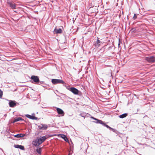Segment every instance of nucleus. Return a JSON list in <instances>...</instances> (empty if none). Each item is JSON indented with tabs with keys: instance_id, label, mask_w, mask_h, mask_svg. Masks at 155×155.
Here are the masks:
<instances>
[{
	"instance_id": "obj_9",
	"label": "nucleus",
	"mask_w": 155,
	"mask_h": 155,
	"mask_svg": "<svg viewBox=\"0 0 155 155\" xmlns=\"http://www.w3.org/2000/svg\"><path fill=\"white\" fill-rule=\"evenodd\" d=\"M56 109L58 113L59 114H61V116H63L64 115V112L61 109L59 108H57Z\"/></svg>"
},
{
	"instance_id": "obj_27",
	"label": "nucleus",
	"mask_w": 155,
	"mask_h": 155,
	"mask_svg": "<svg viewBox=\"0 0 155 155\" xmlns=\"http://www.w3.org/2000/svg\"><path fill=\"white\" fill-rule=\"evenodd\" d=\"M120 45V43H119L118 44V45Z\"/></svg>"
},
{
	"instance_id": "obj_7",
	"label": "nucleus",
	"mask_w": 155,
	"mask_h": 155,
	"mask_svg": "<svg viewBox=\"0 0 155 155\" xmlns=\"http://www.w3.org/2000/svg\"><path fill=\"white\" fill-rule=\"evenodd\" d=\"M35 114H32V115H31L29 114H26L25 115V116L30 119L32 120H37L38 119V118L37 117H36L34 116Z\"/></svg>"
},
{
	"instance_id": "obj_15",
	"label": "nucleus",
	"mask_w": 155,
	"mask_h": 155,
	"mask_svg": "<svg viewBox=\"0 0 155 155\" xmlns=\"http://www.w3.org/2000/svg\"><path fill=\"white\" fill-rule=\"evenodd\" d=\"M32 143L35 146H38L39 145V143L38 142L37 139H36L35 140L33 141Z\"/></svg>"
},
{
	"instance_id": "obj_17",
	"label": "nucleus",
	"mask_w": 155,
	"mask_h": 155,
	"mask_svg": "<svg viewBox=\"0 0 155 155\" xmlns=\"http://www.w3.org/2000/svg\"><path fill=\"white\" fill-rule=\"evenodd\" d=\"M25 134H19L14 135V137L17 138H20L24 137L25 136Z\"/></svg>"
},
{
	"instance_id": "obj_2",
	"label": "nucleus",
	"mask_w": 155,
	"mask_h": 155,
	"mask_svg": "<svg viewBox=\"0 0 155 155\" xmlns=\"http://www.w3.org/2000/svg\"><path fill=\"white\" fill-rule=\"evenodd\" d=\"M51 82L54 84H65V82L63 80L61 79H52L51 80Z\"/></svg>"
},
{
	"instance_id": "obj_11",
	"label": "nucleus",
	"mask_w": 155,
	"mask_h": 155,
	"mask_svg": "<svg viewBox=\"0 0 155 155\" xmlns=\"http://www.w3.org/2000/svg\"><path fill=\"white\" fill-rule=\"evenodd\" d=\"M9 105L11 107H14L16 105V103L15 101H11L9 102Z\"/></svg>"
},
{
	"instance_id": "obj_16",
	"label": "nucleus",
	"mask_w": 155,
	"mask_h": 155,
	"mask_svg": "<svg viewBox=\"0 0 155 155\" xmlns=\"http://www.w3.org/2000/svg\"><path fill=\"white\" fill-rule=\"evenodd\" d=\"M47 127L48 126L47 125L41 124V126L40 127V129L43 130H45L47 129Z\"/></svg>"
},
{
	"instance_id": "obj_18",
	"label": "nucleus",
	"mask_w": 155,
	"mask_h": 155,
	"mask_svg": "<svg viewBox=\"0 0 155 155\" xmlns=\"http://www.w3.org/2000/svg\"><path fill=\"white\" fill-rule=\"evenodd\" d=\"M127 115V113H124L119 116V117L120 118H123L126 117Z\"/></svg>"
},
{
	"instance_id": "obj_8",
	"label": "nucleus",
	"mask_w": 155,
	"mask_h": 155,
	"mask_svg": "<svg viewBox=\"0 0 155 155\" xmlns=\"http://www.w3.org/2000/svg\"><path fill=\"white\" fill-rule=\"evenodd\" d=\"M7 3L9 5L10 7L12 9H15L16 5L15 4H13L11 2L8 1Z\"/></svg>"
},
{
	"instance_id": "obj_5",
	"label": "nucleus",
	"mask_w": 155,
	"mask_h": 155,
	"mask_svg": "<svg viewBox=\"0 0 155 155\" xmlns=\"http://www.w3.org/2000/svg\"><path fill=\"white\" fill-rule=\"evenodd\" d=\"M70 91H71L74 94L78 95L79 91L78 90L74 87H71L70 88Z\"/></svg>"
},
{
	"instance_id": "obj_10",
	"label": "nucleus",
	"mask_w": 155,
	"mask_h": 155,
	"mask_svg": "<svg viewBox=\"0 0 155 155\" xmlns=\"http://www.w3.org/2000/svg\"><path fill=\"white\" fill-rule=\"evenodd\" d=\"M101 41L99 40L98 39H97V41L95 42L94 44V45L95 47L98 48L99 47L101 44Z\"/></svg>"
},
{
	"instance_id": "obj_26",
	"label": "nucleus",
	"mask_w": 155,
	"mask_h": 155,
	"mask_svg": "<svg viewBox=\"0 0 155 155\" xmlns=\"http://www.w3.org/2000/svg\"><path fill=\"white\" fill-rule=\"evenodd\" d=\"M147 117V116H145L143 117Z\"/></svg>"
},
{
	"instance_id": "obj_20",
	"label": "nucleus",
	"mask_w": 155,
	"mask_h": 155,
	"mask_svg": "<svg viewBox=\"0 0 155 155\" xmlns=\"http://www.w3.org/2000/svg\"><path fill=\"white\" fill-rule=\"evenodd\" d=\"M3 95V92L0 90V98H1Z\"/></svg>"
},
{
	"instance_id": "obj_6",
	"label": "nucleus",
	"mask_w": 155,
	"mask_h": 155,
	"mask_svg": "<svg viewBox=\"0 0 155 155\" xmlns=\"http://www.w3.org/2000/svg\"><path fill=\"white\" fill-rule=\"evenodd\" d=\"M31 79L33 80L35 83L39 82V80L38 77L37 76L33 75L31 77Z\"/></svg>"
},
{
	"instance_id": "obj_19",
	"label": "nucleus",
	"mask_w": 155,
	"mask_h": 155,
	"mask_svg": "<svg viewBox=\"0 0 155 155\" xmlns=\"http://www.w3.org/2000/svg\"><path fill=\"white\" fill-rule=\"evenodd\" d=\"M23 119L21 117H18L16 119H15L12 122L13 123H14L17 121H19L21 120H23Z\"/></svg>"
},
{
	"instance_id": "obj_14",
	"label": "nucleus",
	"mask_w": 155,
	"mask_h": 155,
	"mask_svg": "<svg viewBox=\"0 0 155 155\" xmlns=\"http://www.w3.org/2000/svg\"><path fill=\"white\" fill-rule=\"evenodd\" d=\"M59 135L61 136V137L66 142H68L69 141L68 139L65 135L63 134H59Z\"/></svg>"
},
{
	"instance_id": "obj_3",
	"label": "nucleus",
	"mask_w": 155,
	"mask_h": 155,
	"mask_svg": "<svg viewBox=\"0 0 155 155\" xmlns=\"http://www.w3.org/2000/svg\"><path fill=\"white\" fill-rule=\"evenodd\" d=\"M145 59L149 62L153 63L155 62V57L154 56L146 57Z\"/></svg>"
},
{
	"instance_id": "obj_24",
	"label": "nucleus",
	"mask_w": 155,
	"mask_h": 155,
	"mask_svg": "<svg viewBox=\"0 0 155 155\" xmlns=\"http://www.w3.org/2000/svg\"><path fill=\"white\" fill-rule=\"evenodd\" d=\"M66 88H67V89L68 90H69V91H70V88H69V87H66Z\"/></svg>"
},
{
	"instance_id": "obj_21",
	"label": "nucleus",
	"mask_w": 155,
	"mask_h": 155,
	"mask_svg": "<svg viewBox=\"0 0 155 155\" xmlns=\"http://www.w3.org/2000/svg\"><path fill=\"white\" fill-rule=\"evenodd\" d=\"M36 151L37 152V153L39 154H41V151L40 150V148L39 149H37L36 150Z\"/></svg>"
},
{
	"instance_id": "obj_22",
	"label": "nucleus",
	"mask_w": 155,
	"mask_h": 155,
	"mask_svg": "<svg viewBox=\"0 0 155 155\" xmlns=\"http://www.w3.org/2000/svg\"><path fill=\"white\" fill-rule=\"evenodd\" d=\"M80 115L82 117H85L86 115L84 113L81 114Z\"/></svg>"
},
{
	"instance_id": "obj_4",
	"label": "nucleus",
	"mask_w": 155,
	"mask_h": 155,
	"mask_svg": "<svg viewBox=\"0 0 155 155\" xmlns=\"http://www.w3.org/2000/svg\"><path fill=\"white\" fill-rule=\"evenodd\" d=\"M37 139L38 140V142L39 143V145H40L47 139V138L45 136H44L39 138H37Z\"/></svg>"
},
{
	"instance_id": "obj_23",
	"label": "nucleus",
	"mask_w": 155,
	"mask_h": 155,
	"mask_svg": "<svg viewBox=\"0 0 155 155\" xmlns=\"http://www.w3.org/2000/svg\"><path fill=\"white\" fill-rule=\"evenodd\" d=\"M136 14H134V16L133 17V18L134 19H135L136 18Z\"/></svg>"
},
{
	"instance_id": "obj_25",
	"label": "nucleus",
	"mask_w": 155,
	"mask_h": 155,
	"mask_svg": "<svg viewBox=\"0 0 155 155\" xmlns=\"http://www.w3.org/2000/svg\"><path fill=\"white\" fill-rule=\"evenodd\" d=\"M4 116H5L6 117L7 116L6 114H4Z\"/></svg>"
},
{
	"instance_id": "obj_12",
	"label": "nucleus",
	"mask_w": 155,
	"mask_h": 155,
	"mask_svg": "<svg viewBox=\"0 0 155 155\" xmlns=\"http://www.w3.org/2000/svg\"><path fill=\"white\" fill-rule=\"evenodd\" d=\"M14 147L15 148H19L22 150H25V148L24 147L21 145H15Z\"/></svg>"
},
{
	"instance_id": "obj_13",
	"label": "nucleus",
	"mask_w": 155,
	"mask_h": 155,
	"mask_svg": "<svg viewBox=\"0 0 155 155\" xmlns=\"http://www.w3.org/2000/svg\"><path fill=\"white\" fill-rule=\"evenodd\" d=\"M54 32L55 34H61L62 32V30L61 28L55 29L54 30Z\"/></svg>"
},
{
	"instance_id": "obj_1",
	"label": "nucleus",
	"mask_w": 155,
	"mask_h": 155,
	"mask_svg": "<svg viewBox=\"0 0 155 155\" xmlns=\"http://www.w3.org/2000/svg\"><path fill=\"white\" fill-rule=\"evenodd\" d=\"M91 118H92L93 119L97 121L96 122H95V123L102 124L103 126H104L106 127L107 128L109 129L110 130H112L113 131H114V129L111 128L108 125L106 124L105 123L102 121V120H99L96 118L94 117H91Z\"/></svg>"
}]
</instances>
